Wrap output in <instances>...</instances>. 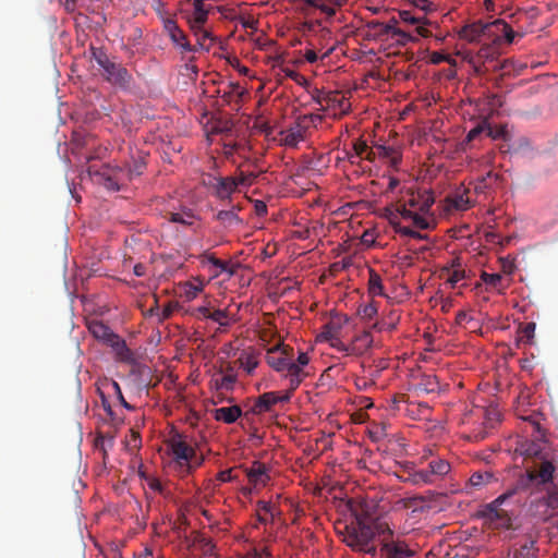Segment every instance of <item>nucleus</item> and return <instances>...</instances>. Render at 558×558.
Instances as JSON below:
<instances>
[{"mask_svg": "<svg viewBox=\"0 0 558 558\" xmlns=\"http://www.w3.org/2000/svg\"><path fill=\"white\" fill-rule=\"evenodd\" d=\"M380 551L385 558H410L414 554L405 542L387 539L384 541Z\"/></svg>", "mask_w": 558, "mask_h": 558, "instance_id": "nucleus-10", "label": "nucleus"}, {"mask_svg": "<svg viewBox=\"0 0 558 558\" xmlns=\"http://www.w3.org/2000/svg\"><path fill=\"white\" fill-rule=\"evenodd\" d=\"M341 324L340 322L330 320L323 327V331L320 332V339L325 341H330L340 336Z\"/></svg>", "mask_w": 558, "mask_h": 558, "instance_id": "nucleus-33", "label": "nucleus"}, {"mask_svg": "<svg viewBox=\"0 0 558 558\" xmlns=\"http://www.w3.org/2000/svg\"><path fill=\"white\" fill-rule=\"evenodd\" d=\"M520 340L525 342H531L535 335V324L526 323L520 330Z\"/></svg>", "mask_w": 558, "mask_h": 558, "instance_id": "nucleus-51", "label": "nucleus"}, {"mask_svg": "<svg viewBox=\"0 0 558 558\" xmlns=\"http://www.w3.org/2000/svg\"><path fill=\"white\" fill-rule=\"evenodd\" d=\"M389 39H392L395 40V43L398 45V46H405L408 45L409 43L411 41H414L415 38L410 34L408 33L407 31L400 28L399 31H396L391 37Z\"/></svg>", "mask_w": 558, "mask_h": 558, "instance_id": "nucleus-44", "label": "nucleus"}, {"mask_svg": "<svg viewBox=\"0 0 558 558\" xmlns=\"http://www.w3.org/2000/svg\"><path fill=\"white\" fill-rule=\"evenodd\" d=\"M468 277L469 274L463 267L454 268V271H451V274L448 275L447 282L450 283L452 288H454L459 281L466 279Z\"/></svg>", "mask_w": 558, "mask_h": 558, "instance_id": "nucleus-48", "label": "nucleus"}, {"mask_svg": "<svg viewBox=\"0 0 558 558\" xmlns=\"http://www.w3.org/2000/svg\"><path fill=\"white\" fill-rule=\"evenodd\" d=\"M146 167V162L144 157H138L137 159L133 160L132 166H129L128 168V177L129 179H132L133 177L141 175Z\"/></svg>", "mask_w": 558, "mask_h": 558, "instance_id": "nucleus-46", "label": "nucleus"}, {"mask_svg": "<svg viewBox=\"0 0 558 558\" xmlns=\"http://www.w3.org/2000/svg\"><path fill=\"white\" fill-rule=\"evenodd\" d=\"M305 129L300 124L281 132V142L289 147H295L301 141L304 140Z\"/></svg>", "mask_w": 558, "mask_h": 558, "instance_id": "nucleus-22", "label": "nucleus"}, {"mask_svg": "<svg viewBox=\"0 0 558 558\" xmlns=\"http://www.w3.org/2000/svg\"><path fill=\"white\" fill-rule=\"evenodd\" d=\"M257 175L254 172H240V175L236 180L239 185H251Z\"/></svg>", "mask_w": 558, "mask_h": 558, "instance_id": "nucleus-60", "label": "nucleus"}, {"mask_svg": "<svg viewBox=\"0 0 558 558\" xmlns=\"http://www.w3.org/2000/svg\"><path fill=\"white\" fill-rule=\"evenodd\" d=\"M87 173L107 190L119 191L124 170L121 168H111L108 165H104L100 168H97L95 165H89Z\"/></svg>", "mask_w": 558, "mask_h": 558, "instance_id": "nucleus-7", "label": "nucleus"}, {"mask_svg": "<svg viewBox=\"0 0 558 558\" xmlns=\"http://www.w3.org/2000/svg\"><path fill=\"white\" fill-rule=\"evenodd\" d=\"M375 148L377 149L378 158L387 160L391 167L397 168L401 162L402 156L397 148L385 145H375Z\"/></svg>", "mask_w": 558, "mask_h": 558, "instance_id": "nucleus-24", "label": "nucleus"}, {"mask_svg": "<svg viewBox=\"0 0 558 558\" xmlns=\"http://www.w3.org/2000/svg\"><path fill=\"white\" fill-rule=\"evenodd\" d=\"M292 355L293 349L291 347L277 344L267 351L266 362L276 372L283 373Z\"/></svg>", "mask_w": 558, "mask_h": 558, "instance_id": "nucleus-9", "label": "nucleus"}, {"mask_svg": "<svg viewBox=\"0 0 558 558\" xmlns=\"http://www.w3.org/2000/svg\"><path fill=\"white\" fill-rule=\"evenodd\" d=\"M417 257V253H409L408 251L398 252L393 255V264L400 268L410 267L413 265L414 258Z\"/></svg>", "mask_w": 558, "mask_h": 558, "instance_id": "nucleus-36", "label": "nucleus"}, {"mask_svg": "<svg viewBox=\"0 0 558 558\" xmlns=\"http://www.w3.org/2000/svg\"><path fill=\"white\" fill-rule=\"evenodd\" d=\"M216 41V37L208 31H204L196 37V45L194 47L209 51Z\"/></svg>", "mask_w": 558, "mask_h": 558, "instance_id": "nucleus-39", "label": "nucleus"}, {"mask_svg": "<svg viewBox=\"0 0 558 558\" xmlns=\"http://www.w3.org/2000/svg\"><path fill=\"white\" fill-rule=\"evenodd\" d=\"M102 386L108 392L112 391L114 393L123 408L128 410L133 409V407L124 399L120 385L116 380L106 379Z\"/></svg>", "mask_w": 558, "mask_h": 558, "instance_id": "nucleus-32", "label": "nucleus"}, {"mask_svg": "<svg viewBox=\"0 0 558 558\" xmlns=\"http://www.w3.org/2000/svg\"><path fill=\"white\" fill-rule=\"evenodd\" d=\"M457 56H460L463 61L468 62L470 65L475 64L477 65V57L476 54L472 53L469 50H457Z\"/></svg>", "mask_w": 558, "mask_h": 558, "instance_id": "nucleus-63", "label": "nucleus"}, {"mask_svg": "<svg viewBox=\"0 0 558 558\" xmlns=\"http://www.w3.org/2000/svg\"><path fill=\"white\" fill-rule=\"evenodd\" d=\"M194 12L190 19H194L198 24H205L208 20V14L211 10V7H206L205 3H194Z\"/></svg>", "mask_w": 558, "mask_h": 558, "instance_id": "nucleus-37", "label": "nucleus"}, {"mask_svg": "<svg viewBox=\"0 0 558 558\" xmlns=\"http://www.w3.org/2000/svg\"><path fill=\"white\" fill-rule=\"evenodd\" d=\"M95 446L102 451H106L107 446H113V436L99 434L95 439Z\"/></svg>", "mask_w": 558, "mask_h": 558, "instance_id": "nucleus-55", "label": "nucleus"}, {"mask_svg": "<svg viewBox=\"0 0 558 558\" xmlns=\"http://www.w3.org/2000/svg\"><path fill=\"white\" fill-rule=\"evenodd\" d=\"M372 524H373V527H375V535L378 534L379 536L383 537L381 545L384 544L385 539L393 541L392 539L393 532L386 522L372 520Z\"/></svg>", "mask_w": 558, "mask_h": 558, "instance_id": "nucleus-40", "label": "nucleus"}, {"mask_svg": "<svg viewBox=\"0 0 558 558\" xmlns=\"http://www.w3.org/2000/svg\"><path fill=\"white\" fill-rule=\"evenodd\" d=\"M330 342V345L335 349H337L338 351L340 352H344L347 354H352V353H355V347L352 345V347H349V345H345L339 337H337L336 339H332L329 341Z\"/></svg>", "mask_w": 558, "mask_h": 558, "instance_id": "nucleus-57", "label": "nucleus"}, {"mask_svg": "<svg viewBox=\"0 0 558 558\" xmlns=\"http://www.w3.org/2000/svg\"><path fill=\"white\" fill-rule=\"evenodd\" d=\"M165 218L177 226V230H185L187 228L195 229L199 226L198 216L187 207H180L175 210L166 213Z\"/></svg>", "mask_w": 558, "mask_h": 558, "instance_id": "nucleus-8", "label": "nucleus"}, {"mask_svg": "<svg viewBox=\"0 0 558 558\" xmlns=\"http://www.w3.org/2000/svg\"><path fill=\"white\" fill-rule=\"evenodd\" d=\"M214 418L218 422L232 424L242 416V409L239 405L222 407L213 411Z\"/></svg>", "mask_w": 558, "mask_h": 558, "instance_id": "nucleus-18", "label": "nucleus"}, {"mask_svg": "<svg viewBox=\"0 0 558 558\" xmlns=\"http://www.w3.org/2000/svg\"><path fill=\"white\" fill-rule=\"evenodd\" d=\"M498 482L495 473L489 470L475 471L469 478V486L474 490H481Z\"/></svg>", "mask_w": 558, "mask_h": 558, "instance_id": "nucleus-15", "label": "nucleus"}, {"mask_svg": "<svg viewBox=\"0 0 558 558\" xmlns=\"http://www.w3.org/2000/svg\"><path fill=\"white\" fill-rule=\"evenodd\" d=\"M108 345H110L113 349L116 356L119 361H133V352L128 348L125 341L121 339L118 335L111 338V342Z\"/></svg>", "mask_w": 558, "mask_h": 558, "instance_id": "nucleus-23", "label": "nucleus"}, {"mask_svg": "<svg viewBox=\"0 0 558 558\" xmlns=\"http://www.w3.org/2000/svg\"><path fill=\"white\" fill-rule=\"evenodd\" d=\"M92 57L101 68V75L113 86L128 89L132 82V75L121 63L113 62L101 48H92Z\"/></svg>", "mask_w": 558, "mask_h": 558, "instance_id": "nucleus-6", "label": "nucleus"}, {"mask_svg": "<svg viewBox=\"0 0 558 558\" xmlns=\"http://www.w3.org/2000/svg\"><path fill=\"white\" fill-rule=\"evenodd\" d=\"M284 372H287V374H286L287 377H301V378H305L306 375H307L302 367H300L299 365L294 364L292 359L289 361Z\"/></svg>", "mask_w": 558, "mask_h": 558, "instance_id": "nucleus-50", "label": "nucleus"}, {"mask_svg": "<svg viewBox=\"0 0 558 558\" xmlns=\"http://www.w3.org/2000/svg\"><path fill=\"white\" fill-rule=\"evenodd\" d=\"M450 470L451 466L449 462L440 458L434 459L428 463V471L434 482L438 478H442L450 472Z\"/></svg>", "mask_w": 558, "mask_h": 558, "instance_id": "nucleus-26", "label": "nucleus"}, {"mask_svg": "<svg viewBox=\"0 0 558 558\" xmlns=\"http://www.w3.org/2000/svg\"><path fill=\"white\" fill-rule=\"evenodd\" d=\"M435 203L430 190H410L404 203L396 209L386 208V216L391 223L397 226V231L410 239L426 240V235L420 230H426L435 223L430 208Z\"/></svg>", "mask_w": 558, "mask_h": 558, "instance_id": "nucleus-1", "label": "nucleus"}, {"mask_svg": "<svg viewBox=\"0 0 558 558\" xmlns=\"http://www.w3.org/2000/svg\"><path fill=\"white\" fill-rule=\"evenodd\" d=\"M208 319H211L222 327L229 326L228 312L226 310H216L211 312Z\"/></svg>", "mask_w": 558, "mask_h": 558, "instance_id": "nucleus-49", "label": "nucleus"}, {"mask_svg": "<svg viewBox=\"0 0 558 558\" xmlns=\"http://www.w3.org/2000/svg\"><path fill=\"white\" fill-rule=\"evenodd\" d=\"M501 35L505 36L509 44L513 41L514 32L506 22L501 20H496L492 23H483L482 21H476L470 24H465L458 32L459 38L471 44L478 43L482 36L499 37Z\"/></svg>", "mask_w": 558, "mask_h": 558, "instance_id": "nucleus-5", "label": "nucleus"}, {"mask_svg": "<svg viewBox=\"0 0 558 558\" xmlns=\"http://www.w3.org/2000/svg\"><path fill=\"white\" fill-rule=\"evenodd\" d=\"M470 191L463 186L458 187L452 194L446 196V209L448 210H466L472 203L469 197Z\"/></svg>", "mask_w": 558, "mask_h": 558, "instance_id": "nucleus-11", "label": "nucleus"}, {"mask_svg": "<svg viewBox=\"0 0 558 558\" xmlns=\"http://www.w3.org/2000/svg\"><path fill=\"white\" fill-rule=\"evenodd\" d=\"M530 481L529 476L517 477L514 483L505 493L484 507L482 511L483 518L497 527L510 529L513 509L525 504V493L529 490L527 484Z\"/></svg>", "mask_w": 558, "mask_h": 558, "instance_id": "nucleus-2", "label": "nucleus"}, {"mask_svg": "<svg viewBox=\"0 0 558 558\" xmlns=\"http://www.w3.org/2000/svg\"><path fill=\"white\" fill-rule=\"evenodd\" d=\"M399 19L404 23L417 24L415 31L420 36L428 37L430 35V32L421 24L423 17L415 16L410 11L403 10L399 12Z\"/></svg>", "mask_w": 558, "mask_h": 558, "instance_id": "nucleus-29", "label": "nucleus"}, {"mask_svg": "<svg viewBox=\"0 0 558 558\" xmlns=\"http://www.w3.org/2000/svg\"><path fill=\"white\" fill-rule=\"evenodd\" d=\"M461 267H463V262H462L461 257L456 256L447 265H445L441 268V270H440L441 276L450 275L451 271H454V268H461Z\"/></svg>", "mask_w": 558, "mask_h": 558, "instance_id": "nucleus-56", "label": "nucleus"}, {"mask_svg": "<svg viewBox=\"0 0 558 558\" xmlns=\"http://www.w3.org/2000/svg\"><path fill=\"white\" fill-rule=\"evenodd\" d=\"M235 383V373L222 374L221 369L219 375H215L210 379V388L215 391L230 392L233 390Z\"/></svg>", "mask_w": 558, "mask_h": 558, "instance_id": "nucleus-17", "label": "nucleus"}, {"mask_svg": "<svg viewBox=\"0 0 558 558\" xmlns=\"http://www.w3.org/2000/svg\"><path fill=\"white\" fill-rule=\"evenodd\" d=\"M209 262L219 269V272H227L230 276L234 275L236 270L242 267V262L238 259H220L211 256Z\"/></svg>", "mask_w": 558, "mask_h": 558, "instance_id": "nucleus-28", "label": "nucleus"}, {"mask_svg": "<svg viewBox=\"0 0 558 558\" xmlns=\"http://www.w3.org/2000/svg\"><path fill=\"white\" fill-rule=\"evenodd\" d=\"M193 546L195 549L199 550L204 557L216 556V545L214 544L213 539L205 536V534L201 532L194 533Z\"/></svg>", "mask_w": 558, "mask_h": 558, "instance_id": "nucleus-20", "label": "nucleus"}, {"mask_svg": "<svg viewBox=\"0 0 558 558\" xmlns=\"http://www.w3.org/2000/svg\"><path fill=\"white\" fill-rule=\"evenodd\" d=\"M368 291L373 295H383L384 294V287H383L381 278L373 269H369Z\"/></svg>", "mask_w": 558, "mask_h": 558, "instance_id": "nucleus-35", "label": "nucleus"}, {"mask_svg": "<svg viewBox=\"0 0 558 558\" xmlns=\"http://www.w3.org/2000/svg\"><path fill=\"white\" fill-rule=\"evenodd\" d=\"M240 205H233L230 209L220 210L216 215L218 221H220L225 227H232L242 222V220L238 216V210H240Z\"/></svg>", "mask_w": 558, "mask_h": 558, "instance_id": "nucleus-27", "label": "nucleus"}, {"mask_svg": "<svg viewBox=\"0 0 558 558\" xmlns=\"http://www.w3.org/2000/svg\"><path fill=\"white\" fill-rule=\"evenodd\" d=\"M98 392H99V397H100V400H101V405H102L104 410L106 411L107 415L109 416L110 421L114 425L122 423V420L120 417H118L116 415V413L113 412V410L111 408V404L108 401L105 392L100 388H98Z\"/></svg>", "mask_w": 558, "mask_h": 558, "instance_id": "nucleus-41", "label": "nucleus"}, {"mask_svg": "<svg viewBox=\"0 0 558 558\" xmlns=\"http://www.w3.org/2000/svg\"><path fill=\"white\" fill-rule=\"evenodd\" d=\"M536 551L535 541L529 539L514 551L513 558H535Z\"/></svg>", "mask_w": 558, "mask_h": 558, "instance_id": "nucleus-34", "label": "nucleus"}, {"mask_svg": "<svg viewBox=\"0 0 558 558\" xmlns=\"http://www.w3.org/2000/svg\"><path fill=\"white\" fill-rule=\"evenodd\" d=\"M499 260H500L502 272H505L507 275H511L514 271V269H515L514 260L512 258H510V256L500 257Z\"/></svg>", "mask_w": 558, "mask_h": 558, "instance_id": "nucleus-59", "label": "nucleus"}, {"mask_svg": "<svg viewBox=\"0 0 558 558\" xmlns=\"http://www.w3.org/2000/svg\"><path fill=\"white\" fill-rule=\"evenodd\" d=\"M352 265H353L352 257H344L343 259H341L339 262H335L329 266V274L335 277L342 270H345L349 267H351Z\"/></svg>", "mask_w": 558, "mask_h": 558, "instance_id": "nucleus-42", "label": "nucleus"}, {"mask_svg": "<svg viewBox=\"0 0 558 558\" xmlns=\"http://www.w3.org/2000/svg\"><path fill=\"white\" fill-rule=\"evenodd\" d=\"M326 110L337 109L343 113L348 112L350 109L349 100L338 90H329L327 95L324 96Z\"/></svg>", "mask_w": 558, "mask_h": 558, "instance_id": "nucleus-19", "label": "nucleus"}, {"mask_svg": "<svg viewBox=\"0 0 558 558\" xmlns=\"http://www.w3.org/2000/svg\"><path fill=\"white\" fill-rule=\"evenodd\" d=\"M409 480L414 485L433 484V483H435L434 480L432 478V475L429 474L428 469H426V470L422 469V470L414 471L412 474H410Z\"/></svg>", "mask_w": 558, "mask_h": 558, "instance_id": "nucleus-38", "label": "nucleus"}, {"mask_svg": "<svg viewBox=\"0 0 558 558\" xmlns=\"http://www.w3.org/2000/svg\"><path fill=\"white\" fill-rule=\"evenodd\" d=\"M353 149H354V154L350 155L349 156V159L350 161L353 163L354 160L353 158L355 157H362L363 154H365V151L368 150V146L366 144L365 141H362V140H357L354 144H353Z\"/></svg>", "mask_w": 558, "mask_h": 558, "instance_id": "nucleus-53", "label": "nucleus"}, {"mask_svg": "<svg viewBox=\"0 0 558 558\" xmlns=\"http://www.w3.org/2000/svg\"><path fill=\"white\" fill-rule=\"evenodd\" d=\"M88 331L96 339L101 340L107 344L111 342V338L117 336L107 325L100 320H90L88 323Z\"/></svg>", "mask_w": 558, "mask_h": 558, "instance_id": "nucleus-21", "label": "nucleus"}, {"mask_svg": "<svg viewBox=\"0 0 558 558\" xmlns=\"http://www.w3.org/2000/svg\"><path fill=\"white\" fill-rule=\"evenodd\" d=\"M439 388L436 377L427 376L417 386V389L426 393L435 392Z\"/></svg>", "mask_w": 558, "mask_h": 558, "instance_id": "nucleus-43", "label": "nucleus"}, {"mask_svg": "<svg viewBox=\"0 0 558 558\" xmlns=\"http://www.w3.org/2000/svg\"><path fill=\"white\" fill-rule=\"evenodd\" d=\"M555 482L545 485L534 484L530 490L525 493V497H532L529 506V512L532 517L539 521H547L549 518L558 513V488Z\"/></svg>", "mask_w": 558, "mask_h": 558, "instance_id": "nucleus-4", "label": "nucleus"}, {"mask_svg": "<svg viewBox=\"0 0 558 558\" xmlns=\"http://www.w3.org/2000/svg\"><path fill=\"white\" fill-rule=\"evenodd\" d=\"M488 124L486 122H484L483 124H480L475 128H473L469 133H468V136H466V140L469 142L475 140L485 129H487Z\"/></svg>", "mask_w": 558, "mask_h": 558, "instance_id": "nucleus-64", "label": "nucleus"}, {"mask_svg": "<svg viewBox=\"0 0 558 558\" xmlns=\"http://www.w3.org/2000/svg\"><path fill=\"white\" fill-rule=\"evenodd\" d=\"M239 361L241 367H243L247 374H252L258 365L257 360L252 355L240 357Z\"/></svg>", "mask_w": 558, "mask_h": 558, "instance_id": "nucleus-52", "label": "nucleus"}, {"mask_svg": "<svg viewBox=\"0 0 558 558\" xmlns=\"http://www.w3.org/2000/svg\"><path fill=\"white\" fill-rule=\"evenodd\" d=\"M246 475L250 483H252L255 486H264L269 480L265 465L259 462L254 463V465L247 470Z\"/></svg>", "mask_w": 558, "mask_h": 558, "instance_id": "nucleus-25", "label": "nucleus"}, {"mask_svg": "<svg viewBox=\"0 0 558 558\" xmlns=\"http://www.w3.org/2000/svg\"><path fill=\"white\" fill-rule=\"evenodd\" d=\"M373 342V338H372V335L367 331H364L362 335L355 337L354 339V347H355V352L359 350V351H363V350H366L367 348L371 347Z\"/></svg>", "mask_w": 558, "mask_h": 558, "instance_id": "nucleus-45", "label": "nucleus"}, {"mask_svg": "<svg viewBox=\"0 0 558 558\" xmlns=\"http://www.w3.org/2000/svg\"><path fill=\"white\" fill-rule=\"evenodd\" d=\"M169 446L177 461H184L185 463H189L195 456L193 447L190 446L181 435L172 437Z\"/></svg>", "mask_w": 558, "mask_h": 558, "instance_id": "nucleus-12", "label": "nucleus"}, {"mask_svg": "<svg viewBox=\"0 0 558 558\" xmlns=\"http://www.w3.org/2000/svg\"><path fill=\"white\" fill-rule=\"evenodd\" d=\"M366 27L369 32H373V35L378 39H388L391 37V26L385 24V22L372 20L367 22Z\"/></svg>", "mask_w": 558, "mask_h": 558, "instance_id": "nucleus-30", "label": "nucleus"}, {"mask_svg": "<svg viewBox=\"0 0 558 558\" xmlns=\"http://www.w3.org/2000/svg\"><path fill=\"white\" fill-rule=\"evenodd\" d=\"M482 280L493 287V288H498L499 287V283L501 282V275L500 274H488V272H482Z\"/></svg>", "mask_w": 558, "mask_h": 558, "instance_id": "nucleus-54", "label": "nucleus"}, {"mask_svg": "<svg viewBox=\"0 0 558 558\" xmlns=\"http://www.w3.org/2000/svg\"><path fill=\"white\" fill-rule=\"evenodd\" d=\"M345 544L353 550L362 551L375 556L377 548L374 545L375 527L372 519L360 513H355V520L344 526Z\"/></svg>", "mask_w": 558, "mask_h": 558, "instance_id": "nucleus-3", "label": "nucleus"}, {"mask_svg": "<svg viewBox=\"0 0 558 558\" xmlns=\"http://www.w3.org/2000/svg\"><path fill=\"white\" fill-rule=\"evenodd\" d=\"M327 95V92L323 90V89H318V88H315L312 93V99L320 106V110H326V105H325V97Z\"/></svg>", "mask_w": 558, "mask_h": 558, "instance_id": "nucleus-62", "label": "nucleus"}, {"mask_svg": "<svg viewBox=\"0 0 558 558\" xmlns=\"http://www.w3.org/2000/svg\"><path fill=\"white\" fill-rule=\"evenodd\" d=\"M476 57L477 60L481 61L482 63L493 61L496 58V49L490 45L483 46L477 51Z\"/></svg>", "mask_w": 558, "mask_h": 558, "instance_id": "nucleus-47", "label": "nucleus"}, {"mask_svg": "<svg viewBox=\"0 0 558 558\" xmlns=\"http://www.w3.org/2000/svg\"><path fill=\"white\" fill-rule=\"evenodd\" d=\"M165 27L169 32L173 43L179 45L183 50L189 51V52L196 51V47H192V45L189 43V40L186 38V35L178 26L175 21L167 20Z\"/></svg>", "mask_w": 558, "mask_h": 558, "instance_id": "nucleus-14", "label": "nucleus"}, {"mask_svg": "<svg viewBox=\"0 0 558 558\" xmlns=\"http://www.w3.org/2000/svg\"><path fill=\"white\" fill-rule=\"evenodd\" d=\"M203 288L204 283L202 280H197V283L187 281L182 287L181 296L186 301H192L203 291Z\"/></svg>", "mask_w": 558, "mask_h": 558, "instance_id": "nucleus-31", "label": "nucleus"}, {"mask_svg": "<svg viewBox=\"0 0 558 558\" xmlns=\"http://www.w3.org/2000/svg\"><path fill=\"white\" fill-rule=\"evenodd\" d=\"M211 186L215 190V194L220 199H228L236 191L239 183L235 178H214Z\"/></svg>", "mask_w": 558, "mask_h": 558, "instance_id": "nucleus-13", "label": "nucleus"}, {"mask_svg": "<svg viewBox=\"0 0 558 558\" xmlns=\"http://www.w3.org/2000/svg\"><path fill=\"white\" fill-rule=\"evenodd\" d=\"M276 404V391L265 392L256 398L251 412L255 415L272 412Z\"/></svg>", "mask_w": 558, "mask_h": 558, "instance_id": "nucleus-16", "label": "nucleus"}, {"mask_svg": "<svg viewBox=\"0 0 558 558\" xmlns=\"http://www.w3.org/2000/svg\"><path fill=\"white\" fill-rule=\"evenodd\" d=\"M486 420H485V426L486 428H493L495 426V423L499 421V412L496 410H487L485 412Z\"/></svg>", "mask_w": 558, "mask_h": 558, "instance_id": "nucleus-61", "label": "nucleus"}, {"mask_svg": "<svg viewBox=\"0 0 558 558\" xmlns=\"http://www.w3.org/2000/svg\"><path fill=\"white\" fill-rule=\"evenodd\" d=\"M357 313L364 319H372L377 313V307L372 303L366 304L364 306H361Z\"/></svg>", "mask_w": 558, "mask_h": 558, "instance_id": "nucleus-58", "label": "nucleus"}]
</instances>
